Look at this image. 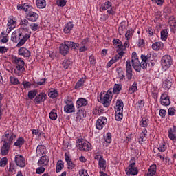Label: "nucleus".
Listing matches in <instances>:
<instances>
[{"instance_id":"obj_1","label":"nucleus","mask_w":176,"mask_h":176,"mask_svg":"<svg viewBox=\"0 0 176 176\" xmlns=\"http://www.w3.org/2000/svg\"><path fill=\"white\" fill-rule=\"evenodd\" d=\"M19 10H23L27 12V19L29 21H32L33 23L36 21L39 18V15L36 12H34V8L25 3L24 4H19L17 6Z\"/></svg>"},{"instance_id":"obj_2","label":"nucleus","mask_w":176,"mask_h":176,"mask_svg":"<svg viewBox=\"0 0 176 176\" xmlns=\"http://www.w3.org/2000/svg\"><path fill=\"white\" fill-rule=\"evenodd\" d=\"M19 32L21 34V39L16 45L18 47L23 46V45H24V43H25L31 37V32L30 31V29L19 28Z\"/></svg>"},{"instance_id":"obj_3","label":"nucleus","mask_w":176,"mask_h":176,"mask_svg":"<svg viewBox=\"0 0 176 176\" xmlns=\"http://www.w3.org/2000/svg\"><path fill=\"white\" fill-rule=\"evenodd\" d=\"M111 95L105 94V91L101 92L99 97H98V102H102L106 108H108L111 105Z\"/></svg>"},{"instance_id":"obj_4","label":"nucleus","mask_w":176,"mask_h":176,"mask_svg":"<svg viewBox=\"0 0 176 176\" xmlns=\"http://www.w3.org/2000/svg\"><path fill=\"white\" fill-rule=\"evenodd\" d=\"M131 64L135 71L137 72H141V68H142V62L140 63V60L138 59V56H137V53L135 52L132 53Z\"/></svg>"},{"instance_id":"obj_5","label":"nucleus","mask_w":176,"mask_h":176,"mask_svg":"<svg viewBox=\"0 0 176 176\" xmlns=\"http://www.w3.org/2000/svg\"><path fill=\"white\" fill-rule=\"evenodd\" d=\"M16 139V135L13 133V131L12 130H8L5 132L4 135L2 137V141L3 142H8V144H10L12 145L13 144V140Z\"/></svg>"},{"instance_id":"obj_6","label":"nucleus","mask_w":176,"mask_h":176,"mask_svg":"<svg viewBox=\"0 0 176 176\" xmlns=\"http://www.w3.org/2000/svg\"><path fill=\"white\" fill-rule=\"evenodd\" d=\"M79 144L77 145L78 149L80 151H83L84 152H89L91 150V144L86 140H79Z\"/></svg>"},{"instance_id":"obj_7","label":"nucleus","mask_w":176,"mask_h":176,"mask_svg":"<svg viewBox=\"0 0 176 176\" xmlns=\"http://www.w3.org/2000/svg\"><path fill=\"white\" fill-rule=\"evenodd\" d=\"M171 64H173V60L171 59L170 56L165 55L162 57L161 60V65L164 69H168V68L171 67Z\"/></svg>"},{"instance_id":"obj_8","label":"nucleus","mask_w":176,"mask_h":176,"mask_svg":"<svg viewBox=\"0 0 176 176\" xmlns=\"http://www.w3.org/2000/svg\"><path fill=\"white\" fill-rule=\"evenodd\" d=\"M17 24V21L16 18L13 16H9L8 18V28L6 30L7 34H9L12 30H14L16 28V25Z\"/></svg>"},{"instance_id":"obj_9","label":"nucleus","mask_w":176,"mask_h":176,"mask_svg":"<svg viewBox=\"0 0 176 176\" xmlns=\"http://www.w3.org/2000/svg\"><path fill=\"white\" fill-rule=\"evenodd\" d=\"M59 53L62 56H67V54L69 53V47H68V45L66 41H65L63 43L60 44L59 47Z\"/></svg>"},{"instance_id":"obj_10","label":"nucleus","mask_w":176,"mask_h":176,"mask_svg":"<svg viewBox=\"0 0 176 176\" xmlns=\"http://www.w3.org/2000/svg\"><path fill=\"white\" fill-rule=\"evenodd\" d=\"M160 104L164 107H168L170 104H171V101L170 100V96L166 94H162L160 98Z\"/></svg>"},{"instance_id":"obj_11","label":"nucleus","mask_w":176,"mask_h":176,"mask_svg":"<svg viewBox=\"0 0 176 176\" xmlns=\"http://www.w3.org/2000/svg\"><path fill=\"white\" fill-rule=\"evenodd\" d=\"M126 78L129 80L133 79V67H131V62L127 60L126 62Z\"/></svg>"},{"instance_id":"obj_12","label":"nucleus","mask_w":176,"mask_h":176,"mask_svg":"<svg viewBox=\"0 0 176 176\" xmlns=\"http://www.w3.org/2000/svg\"><path fill=\"white\" fill-rule=\"evenodd\" d=\"M15 163L19 167H25V159L21 155H16L14 158Z\"/></svg>"},{"instance_id":"obj_13","label":"nucleus","mask_w":176,"mask_h":176,"mask_svg":"<svg viewBox=\"0 0 176 176\" xmlns=\"http://www.w3.org/2000/svg\"><path fill=\"white\" fill-rule=\"evenodd\" d=\"M46 94L41 92L38 95L36 96V97L34 100V104H36L37 105H39L41 102H45L46 101Z\"/></svg>"},{"instance_id":"obj_14","label":"nucleus","mask_w":176,"mask_h":176,"mask_svg":"<svg viewBox=\"0 0 176 176\" xmlns=\"http://www.w3.org/2000/svg\"><path fill=\"white\" fill-rule=\"evenodd\" d=\"M107 118L100 117L96 122V129H98V130H102L104 126L107 124Z\"/></svg>"},{"instance_id":"obj_15","label":"nucleus","mask_w":176,"mask_h":176,"mask_svg":"<svg viewBox=\"0 0 176 176\" xmlns=\"http://www.w3.org/2000/svg\"><path fill=\"white\" fill-rule=\"evenodd\" d=\"M11 40L12 41V42H15L16 43L21 41V34L20 33V29L15 30L12 32L11 36Z\"/></svg>"},{"instance_id":"obj_16","label":"nucleus","mask_w":176,"mask_h":176,"mask_svg":"<svg viewBox=\"0 0 176 176\" xmlns=\"http://www.w3.org/2000/svg\"><path fill=\"white\" fill-rule=\"evenodd\" d=\"M151 54H148L147 55H141V59H142V68L143 69H145L146 67H148V61L149 58H151Z\"/></svg>"},{"instance_id":"obj_17","label":"nucleus","mask_w":176,"mask_h":176,"mask_svg":"<svg viewBox=\"0 0 176 176\" xmlns=\"http://www.w3.org/2000/svg\"><path fill=\"white\" fill-rule=\"evenodd\" d=\"M18 54H19V56H23V57H30V56H31V52L27 48L22 47L19 49Z\"/></svg>"},{"instance_id":"obj_18","label":"nucleus","mask_w":176,"mask_h":176,"mask_svg":"<svg viewBox=\"0 0 176 176\" xmlns=\"http://www.w3.org/2000/svg\"><path fill=\"white\" fill-rule=\"evenodd\" d=\"M10 145L11 144H10L8 142L3 143V146L1 147V155L3 156H6V155L9 153V149L10 148Z\"/></svg>"},{"instance_id":"obj_19","label":"nucleus","mask_w":176,"mask_h":176,"mask_svg":"<svg viewBox=\"0 0 176 176\" xmlns=\"http://www.w3.org/2000/svg\"><path fill=\"white\" fill-rule=\"evenodd\" d=\"M98 166H99V168L100 169V171H105L107 168V161L104 160L102 156H100L99 159Z\"/></svg>"},{"instance_id":"obj_20","label":"nucleus","mask_w":176,"mask_h":176,"mask_svg":"<svg viewBox=\"0 0 176 176\" xmlns=\"http://www.w3.org/2000/svg\"><path fill=\"white\" fill-rule=\"evenodd\" d=\"M156 164H153L148 170L147 176H156Z\"/></svg>"},{"instance_id":"obj_21","label":"nucleus","mask_w":176,"mask_h":176,"mask_svg":"<svg viewBox=\"0 0 176 176\" xmlns=\"http://www.w3.org/2000/svg\"><path fill=\"white\" fill-rule=\"evenodd\" d=\"M49 163V157L46 155H43L40 160L38 162V164L39 166H47V164Z\"/></svg>"},{"instance_id":"obj_22","label":"nucleus","mask_w":176,"mask_h":176,"mask_svg":"<svg viewBox=\"0 0 176 176\" xmlns=\"http://www.w3.org/2000/svg\"><path fill=\"white\" fill-rule=\"evenodd\" d=\"M64 111L66 113H72V112H75V107L73 103L70 104H67L64 107Z\"/></svg>"},{"instance_id":"obj_23","label":"nucleus","mask_w":176,"mask_h":176,"mask_svg":"<svg viewBox=\"0 0 176 176\" xmlns=\"http://www.w3.org/2000/svg\"><path fill=\"white\" fill-rule=\"evenodd\" d=\"M113 45H116V47H117V53H120L121 47H123L122 45V41L119 40L118 38H114L113 41Z\"/></svg>"},{"instance_id":"obj_24","label":"nucleus","mask_w":176,"mask_h":176,"mask_svg":"<svg viewBox=\"0 0 176 176\" xmlns=\"http://www.w3.org/2000/svg\"><path fill=\"white\" fill-rule=\"evenodd\" d=\"M127 175H137L138 174V169L137 168H128L126 169Z\"/></svg>"},{"instance_id":"obj_25","label":"nucleus","mask_w":176,"mask_h":176,"mask_svg":"<svg viewBox=\"0 0 176 176\" xmlns=\"http://www.w3.org/2000/svg\"><path fill=\"white\" fill-rule=\"evenodd\" d=\"M19 25L21 26L20 28L23 30H29L28 26L30 25V22L27 19H21Z\"/></svg>"},{"instance_id":"obj_26","label":"nucleus","mask_w":176,"mask_h":176,"mask_svg":"<svg viewBox=\"0 0 176 176\" xmlns=\"http://www.w3.org/2000/svg\"><path fill=\"white\" fill-rule=\"evenodd\" d=\"M76 104L78 108H80L81 107H86V105H87V100L85 98H79L76 101Z\"/></svg>"},{"instance_id":"obj_27","label":"nucleus","mask_w":176,"mask_h":176,"mask_svg":"<svg viewBox=\"0 0 176 176\" xmlns=\"http://www.w3.org/2000/svg\"><path fill=\"white\" fill-rule=\"evenodd\" d=\"M72 28H74V24L72 22L67 23L64 28L65 34H69L71 31H72Z\"/></svg>"},{"instance_id":"obj_28","label":"nucleus","mask_w":176,"mask_h":176,"mask_svg":"<svg viewBox=\"0 0 176 176\" xmlns=\"http://www.w3.org/2000/svg\"><path fill=\"white\" fill-rule=\"evenodd\" d=\"M124 54V52H120L118 53V55H116L110 61L113 63L115 64V63H117V61H119L120 58H122V56Z\"/></svg>"},{"instance_id":"obj_29","label":"nucleus","mask_w":176,"mask_h":176,"mask_svg":"<svg viewBox=\"0 0 176 176\" xmlns=\"http://www.w3.org/2000/svg\"><path fill=\"white\" fill-rule=\"evenodd\" d=\"M66 43H67V46L69 47V49H72V50H75L76 47H79L80 44L78 43L72 42V41H66Z\"/></svg>"},{"instance_id":"obj_30","label":"nucleus","mask_w":176,"mask_h":176,"mask_svg":"<svg viewBox=\"0 0 176 176\" xmlns=\"http://www.w3.org/2000/svg\"><path fill=\"white\" fill-rule=\"evenodd\" d=\"M38 155H45L46 153V146L43 145H38L36 148Z\"/></svg>"},{"instance_id":"obj_31","label":"nucleus","mask_w":176,"mask_h":176,"mask_svg":"<svg viewBox=\"0 0 176 176\" xmlns=\"http://www.w3.org/2000/svg\"><path fill=\"white\" fill-rule=\"evenodd\" d=\"M63 168H64V162L58 160L56 164V173H61Z\"/></svg>"},{"instance_id":"obj_32","label":"nucleus","mask_w":176,"mask_h":176,"mask_svg":"<svg viewBox=\"0 0 176 176\" xmlns=\"http://www.w3.org/2000/svg\"><path fill=\"white\" fill-rule=\"evenodd\" d=\"M14 61L16 64V67H21V68H24L25 63H24V60H23L21 58H15Z\"/></svg>"},{"instance_id":"obj_33","label":"nucleus","mask_w":176,"mask_h":176,"mask_svg":"<svg viewBox=\"0 0 176 176\" xmlns=\"http://www.w3.org/2000/svg\"><path fill=\"white\" fill-rule=\"evenodd\" d=\"M164 44L162 42H155L154 43H153L152 45V49H153V50H159L160 49H162V47H163Z\"/></svg>"},{"instance_id":"obj_34","label":"nucleus","mask_w":176,"mask_h":176,"mask_svg":"<svg viewBox=\"0 0 176 176\" xmlns=\"http://www.w3.org/2000/svg\"><path fill=\"white\" fill-rule=\"evenodd\" d=\"M36 3L37 8L39 9H43V8H46V1L45 0H37Z\"/></svg>"},{"instance_id":"obj_35","label":"nucleus","mask_w":176,"mask_h":176,"mask_svg":"<svg viewBox=\"0 0 176 176\" xmlns=\"http://www.w3.org/2000/svg\"><path fill=\"white\" fill-rule=\"evenodd\" d=\"M86 117V111L85 110H79L77 113L76 119L78 120H82L83 118Z\"/></svg>"},{"instance_id":"obj_36","label":"nucleus","mask_w":176,"mask_h":176,"mask_svg":"<svg viewBox=\"0 0 176 176\" xmlns=\"http://www.w3.org/2000/svg\"><path fill=\"white\" fill-rule=\"evenodd\" d=\"M149 124V119L146 118H143L140 122V127H148V124Z\"/></svg>"},{"instance_id":"obj_37","label":"nucleus","mask_w":176,"mask_h":176,"mask_svg":"<svg viewBox=\"0 0 176 176\" xmlns=\"http://www.w3.org/2000/svg\"><path fill=\"white\" fill-rule=\"evenodd\" d=\"M168 36V31L167 29H164L161 31V39L162 41H167V37Z\"/></svg>"},{"instance_id":"obj_38","label":"nucleus","mask_w":176,"mask_h":176,"mask_svg":"<svg viewBox=\"0 0 176 176\" xmlns=\"http://www.w3.org/2000/svg\"><path fill=\"white\" fill-rule=\"evenodd\" d=\"M123 119V111H116V120L120 122Z\"/></svg>"},{"instance_id":"obj_39","label":"nucleus","mask_w":176,"mask_h":176,"mask_svg":"<svg viewBox=\"0 0 176 176\" xmlns=\"http://www.w3.org/2000/svg\"><path fill=\"white\" fill-rule=\"evenodd\" d=\"M123 101L122 100H118L116 102V111H123Z\"/></svg>"},{"instance_id":"obj_40","label":"nucleus","mask_w":176,"mask_h":176,"mask_svg":"<svg viewBox=\"0 0 176 176\" xmlns=\"http://www.w3.org/2000/svg\"><path fill=\"white\" fill-rule=\"evenodd\" d=\"M24 138H19L16 140V142L14 143L15 146H19V148H21L23 145H24Z\"/></svg>"},{"instance_id":"obj_41","label":"nucleus","mask_w":176,"mask_h":176,"mask_svg":"<svg viewBox=\"0 0 176 176\" xmlns=\"http://www.w3.org/2000/svg\"><path fill=\"white\" fill-rule=\"evenodd\" d=\"M133 34H134V30H133V29H130L126 32L125 38L126 41H130V39H131Z\"/></svg>"},{"instance_id":"obj_42","label":"nucleus","mask_w":176,"mask_h":176,"mask_svg":"<svg viewBox=\"0 0 176 176\" xmlns=\"http://www.w3.org/2000/svg\"><path fill=\"white\" fill-rule=\"evenodd\" d=\"M24 71V67H21L20 66H16V68L14 70V72L16 75L20 76L21 75V72Z\"/></svg>"},{"instance_id":"obj_43","label":"nucleus","mask_w":176,"mask_h":176,"mask_svg":"<svg viewBox=\"0 0 176 176\" xmlns=\"http://www.w3.org/2000/svg\"><path fill=\"white\" fill-rule=\"evenodd\" d=\"M111 6H112V3H111L110 1H107V2H105L104 5H102V6L100 7V9H102V10H108V9H109V8H111Z\"/></svg>"},{"instance_id":"obj_44","label":"nucleus","mask_w":176,"mask_h":176,"mask_svg":"<svg viewBox=\"0 0 176 176\" xmlns=\"http://www.w3.org/2000/svg\"><path fill=\"white\" fill-rule=\"evenodd\" d=\"M137 82H134L131 87L129 88V93H130V94H133V93H135V91H137Z\"/></svg>"},{"instance_id":"obj_45","label":"nucleus","mask_w":176,"mask_h":176,"mask_svg":"<svg viewBox=\"0 0 176 176\" xmlns=\"http://www.w3.org/2000/svg\"><path fill=\"white\" fill-rule=\"evenodd\" d=\"M36 93H38L37 90H31L28 92V97L30 100H32L36 96Z\"/></svg>"},{"instance_id":"obj_46","label":"nucleus","mask_w":176,"mask_h":176,"mask_svg":"<svg viewBox=\"0 0 176 176\" xmlns=\"http://www.w3.org/2000/svg\"><path fill=\"white\" fill-rule=\"evenodd\" d=\"M50 119H51V120H57V113L56 112V109L52 110L50 113Z\"/></svg>"},{"instance_id":"obj_47","label":"nucleus","mask_w":176,"mask_h":176,"mask_svg":"<svg viewBox=\"0 0 176 176\" xmlns=\"http://www.w3.org/2000/svg\"><path fill=\"white\" fill-rule=\"evenodd\" d=\"M168 23H169V25H170V27H173V28H175V30H176V20H175V17H174V16H170V17L169 18V21H168Z\"/></svg>"},{"instance_id":"obj_48","label":"nucleus","mask_w":176,"mask_h":176,"mask_svg":"<svg viewBox=\"0 0 176 176\" xmlns=\"http://www.w3.org/2000/svg\"><path fill=\"white\" fill-rule=\"evenodd\" d=\"M120 90H122V85L120 84H116L113 89V93L119 94V91H120Z\"/></svg>"},{"instance_id":"obj_49","label":"nucleus","mask_w":176,"mask_h":176,"mask_svg":"<svg viewBox=\"0 0 176 176\" xmlns=\"http://www.w3.org/2000/svg\"><path fill=\"white\" fill-rule=\"evenodd\" d=\"M85 78H80L76 84V89H79V87H82V86H83V84L85 83Z\"/></svg>"},{"instance_id":"obj_50","label":"nucleus","mask_w":176,"mask_h":176,"mask_svg":"<svg viewBox=\"0 0 176 176\" xmlns=\"http://www.w3.org/2000/svg\"><path fill=\"white\" fill-rule=\"evenodd\" d=\"M48 96L49 97H50V98H56V97L58 96V93L57 92L56 90H52L50 91V93L48 94Z\"/></svg>"},{"instance_id":"obj_51","label":"nucleus","mask_w":176,"mask_h":176,"mask_svg":"<svg viewBox=\"0 0 176 176\" xmlns=\"http://www.w3.org/2000/svg\"><path fill=\"white\" fill-rule=\"evenodd\" d=\"M176 109L175 107H170L168 109V116H174L175 115Z\"/></svg>"},{"instance_id":"obj_52","label":"nucleus","mask_w":176,"mask_h":176,"mask_svg":"<svg viewBox=\"0 0 176 176\" xmlns=\"http://www.w3.org/2000/svg\"><path fill=\"white\" fill-rule=\"evenodd\" d=\"M105 142H107V144H111V142H112V134H111V133H107Z\"/></svg>"},{"instance_id":"obj_53","label":"nucleus","mask_w":176,"mask_h":176,"mask_svg":"<svg viewBox=\"0 0 176 176\" xmlns=\"http://www.w3.org/2000/svg\"><path fill=\"white\" fill-rule=\"evenodd\" d=\"M63 67L65 68V69H68L69 67H71V61L69 60H65L63 63Z\"/></svg>"},{"instance_id":"obj_54","label":"nucleus","mask_w":176,"mask_h":176,"mask_svg":"<svg viewBox=\"0 0 176 176\" xmlns=\"http://www.w3.org/2000/svg\"><path fill=\"white\" fill-rule=\"evenodd\" d=\"M30 29L32 31H38L39 30V25L38 23H31Z\"/></svg>"},{"instance_id":"obj_55","label":"nucleus","mask_w":176,"mask_h":176,"mask_svg":"<svg viewBox=\"0 0 176 176\" xmlns=\"http://www.w3.org/2000/svg\"><path fill=\"white\" fill-rule=\"evenodd\" d=\"M8 164V158L3 157L0 160V167H5Z\"/></svg>"},{"instance_id":"obj_56","label":"nucleus","mask_w":176,"mask_h":176,"mask_svg":"<svg viewBox=\"0 0 176 176\" xmlns=\"http://www.w3.org/2000/svg\"><path fill=\"white\" fill-rule=\"evenodd\" d=\"M129 46H130V42L127 40L124 43V45H122V47L120 48V52H124V50H126V47H129Z\"/></svg>"},{"instance_id":"obj_57","label":"nucleus","mask_w":176,"mask_h":176,"mask_svg":"<svg viewBox=\"0 0 176 176\" xmlns=\"http://www.w3.org/2000/svg\"><path fill=\"white\" fill-rule=\"evenodd\" d=\"M10 82L12 85H14L15 86L20 83L19 79H17L16 77H10Z\"/></svg>"},{"instance_id":"obj_58","label":"nucleus","mask_w":176,"mask_h":176,"mask_svg":"<svg viewBox=\"0 0 176 176\" xmlns=\"http://www.w3.org/2000/svg\"><path fill=\"white\" fill-rule=\"evenodd\" d=\"M58 6H60L62 8H64L65 5H67V1L65 0H58L56 2Z\"/></svg>"},{"instance_id":"obj_59","label":"nucleus","mask_w":176,"mask_h":176,"mask_svg":"<svg viewBox=\"0 0 176 176\" xmlns=\"http://www.w3.org/2000/svg\"><path fill=\"white\" fill-rule=\"evenodd\" d=\"M118 74L120 79H124V78L126 77V76L124 75V72H123V70L120 69L118 70Z\"/></svg>"},{"instance_id":"obj_60","label":"nucleus","mask_w":176,"mask_h":176,"mask_svg":"<svg viewBox=\"0 0 176 176\" xmlns=\"http://www.w3.org/2000/svg\"><path fill=\"white\" fill-rule=\"evenodd\" d=\"M166 143L164 142L162 143L158 147V150L160 151V152H164V151H166Z\"/></svg>"},{"instance_id":"obj_61","label":"nucleus","mask_w":176,"mask_h":176,"mask_svg":"<svg viewBox=\"0 0 176 176\" xmlns=\"http://www.w3.org/2000/svg\"><path fill=\"white\" fill-rule=\"evenodd\" d=\"M124 31H126V27L120 26L118 28V34H119V35H123L124 34Z\"/></svg>"},{"instance_id":"obj_62","label":"nucleus","mask_w":176,"mask_h":176,"mask_svg":"<svg viewBox=\"0 0 176 176\" xmlns=\"http://www.w3.org/2000/svg\"><path fill=\"white\" fill-rule=\"evenodd\" d=\"M147 32L148 36H153V34H155V30L152 28H148Z\"/></svg>"},{"instance_id":"obj_63","label":"nucleus","mask_w":176,"mask_h":176,"mask_svg":"<svg viewBox=\"0 0 176 176\" xmlns=\"http://www.w3.org/2000/svg\"><path fill=\"white\" fill-rule=\"evenodd\" d=\"M164 85L165 89H170L171 87V80L168 79L166 80Z\"/></svg>"},{"instance_id":"obj_64","label":"nucleus","mask_w":176,"mask_h":176,"mask_svg":"<svg viewBox=\"0 0 176 176\" xmlns=\"http://www.w3.org/2000/svg\"><path fill=\"white\" fill-rule=\"evenodd\" d=\"M79 175L80 176H89V174H87V170H86L85 169H81L79 171Z\"/></svg>"}]
</instances>
